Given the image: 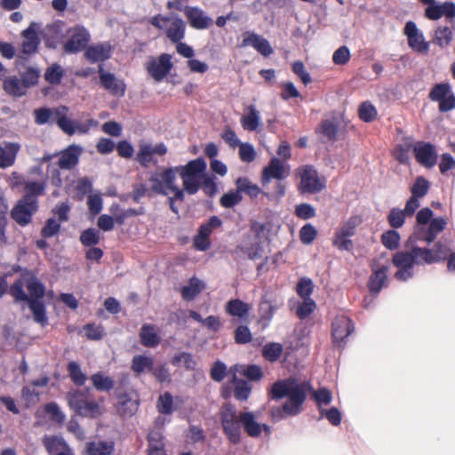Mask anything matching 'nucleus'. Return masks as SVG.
Wrapping results in <instances>:
<instances>
[{
	"instance_id": "f257e3e1",
	"label": "nucleus",
	"mask_w": 455,
	"mask_h": 455,
	"mask_svg": "<svg viewBox=\"0 0 455 455\" xmlns=\"http://www.w3.org/2000/svg\"><path fill=\"white\" fill-rule=\"evenodd\" d=\"M222 430L228 441L233 444L241 442V425L246 434L251 437H259L265 430L270 433V427L264 424L260 425L255 420L254 414L251 411L237 413L234 405L225 404L220 411Z\"/></svg>"
},
{
	"instance_id": "f03ea898",
	"label": "nucleus",
	"mask_w": 455,
	"mask_h": 455,
	"mask_svg": "<svg viewBox=\"0 0 455 455\" xmlns=\"http://www.w3.org/2000/svg\"><path fill=\"white\" fill-rule=\"evenodd\" d=\"M268 395L273 400L287 397V401L279 409L289 416H296L302 411V405L307 398L303 384H298L294 379L275 381L270 388Z\"/></svg>"
},
{
	"instance_id": "7ed1b4c3",
	"label": "nucleus",
	"mask_w": 455,
	"mask_h": 455,
	"mask_svg": "<svg viewBox=\"0 0 455 455\" xmlns=\"http://www.w3.org/2000/svg\"><path fill=\"white\" fill-rule=\"evenodd\" d=\"M46 183H28L26 194L16 202L11 210V218L20 227L32 222L33 216L39 209V196L45 194Z\"/></svg>"
},
{
	"instance_id": "20e7f679",
	"label": "nucleus",
	"mask_w": 455,
	"mask_h": 455,
	"mask_svg": "<svg viewBox=\"0 0 455 455\" xmlns=\"http://www.w3.org/2000/svg\"><path fill=\"white\" fill-rule=\"evenodd\" d=\"M67 401L70 409L81 417L96 419L103 414L101 403L104 398L95 400L91 395L90 388L68 392Z\"/></svg>"
},
{
	"instance_id": "39448f33",
	"label": "nucleus",
	"mask_w": 455,
	"mask_h": 455,
	"mask_svg": "<svg viewBox=\"0 0 455 455\" xmlns=\"http://www.w3.org/2000/svg\"><path fill=\"white\" fill-rule=\"evenodd\" d=\"M392 263L397 267L395 278L400 282H405L413 277L414 266L426 264L421 247L419 246L396 251L392 257Z\"/></svg>"
},
{
	"instance_id": "423d86ee",
	"label": "nucleus",
	"mask_w": 455,
	"mask_h": 455,
	"mask_svg": "<svg viewBox=\"0 0 455 455\" xmlns=\"http://www.w3.org/2000/svg\"><path fill=\"white\" fill-rule=\"evenodd\" d=\"M69 108L64 105L55 108H39L34 110L35 123L38 125L46 124H56L58 127L67 135L75 134L72 126V120L68 118Z\"/></svg>"
},
{
	"instance_id": "0eeeda50",
	"label": "nucleus",
	"mask_w": 455,
	"mask_h": 455,
	"mask_svg": "<svg viewBox=\"0 0 455 455\" xmlns=\"http://www.w3.org/2000/svg\"><path fill=\"white\" fill-rule=\"evenodd\" d=\"M250 233L243 237V243L236 246V251L245 254L250 259L262 258L264 253L263 239L265 238L266 226L259 221H252Z\"/></svg>"
},
{
	"instance_id": "6e6552de",
	"label": "nucleus",
	"mask_w": 455,
	"mask_h": 455,
	"mask_svg": "<svg viewBox=\"0 0 455 455\" xmlns=\"http://www.w3.org/2000/svg\"><path fill=\"white\" fill-rule=\"evenodd\" d=\"M207 167L206 162L203 157L189 161L186 165L176 167L183 181L184 190L189 194H196L201 185V178Z\"/></svg>"
},
{
	"instance_id": "1a4fd4ad",
	"label": "nucleus",
	"mask_w": 455,
	"mask_h": 455,
	"mask_svg": "<svg viewBox=\"0 0 455 455\" xmlns=\"http://www.w3.org/2000/svg\"><path fill=\"white\" fill-rule=\"evenodd\" d=\"M290 175V167L277 157L270 159L268 164L261 172L260 182L266 187L272 180H277L275 184V197L281 198L285 195L286 187L281 180Z\"/></svg>"
},
{
	"instance_id": "9d476101",
	"label": "nucleus",
	"mask_w": 455,
	"mask_h": 455,
	"mask_svg": "<svg viewBox=\"0 0 455 455\" xmlns=\"http://www.w3.org/2000/svg\"><path fill=\"white\" fill-rule=\"evenodd\" d=\"M296 172L300 180L298 188L301 194H316L325 188V178L320 177L313 165H303Z\"/></svg>"
},
{
	"instance_id": "9b49d317",
	"label": "nucleus",
	"mask_w": 455,
	"mask_h": 455,
	"mask_svg": "<svg viewBox=\"0 0 455 455\" xmlns=\"http://www.w3.org/2000/svg\"><path fill=\"white\" fill-rule=\"evenodd\" d=\"M150 23L157 29H164L166 36L172 43H178L185 36L186 25L179 17L157 14L152 17Z\"/></svg>"
},
{
	"instance_id": "f8f14e48",
	"label": "nucleus",
	"mask_w": 455,
	"mask_h": 455,
	"mask_svg": "<svg viewBox=\"0 0 455 455\" xmlns=\"http://www.w3.org/2000/svg\"><path fill=\"white\" fill-rule=\"evenodd\" d=\"M428 98L430 100L439 103L438 109L441 113L455 108V95L448 83L435 84L429 92Z\"/></svg>"
},
{
	"instance_id": "ddd939ff",
	"label": "nucleus",
	"mask_w": 455,
	"mask_h": 455,
	"mask_svg": "<svg viewBox=\"0 0 455 455\" xmlns=\"http://www.w3.org/2000/svg\"><path fill=\"white\" fill-rule=\"evenodd\" d=\"M90 38L88 30L77 25L69 29V38L65 42L63 50L69 54L80 52L87 48Z\"/></svg>"
},
{
	"instance_id": "4468645a",
	"label": "nucleus",
	"mask_w": 455,
	"mask_h": 455,
	"mask_svg": "<svg viewBox=\"0 0 455 455\" xmlns=\"http://www.w3.org/2000/svg\"><path fill=\"white\" fill-rule=\"evenodd\" d=\"M173 68L172 56L162 53L158 58H151L145 65V68L156 82H161Z\"/></svg>"
},
{
	"instance_id": "2eb2a0df",
	"label": "nucleus",
	"mask_w": 455,
	"mask_h": 455,
	"mask_svg": "<svg viewBox=\"0 0 455 455\" xmlns=\"http://www.w3.org/2000/svg\"><path fill=\"white\" fill-rule=\"evenodd\" d=\"M447 220L443 217H437L431 220L427 227H417L414 232L415 239L426 242L428 244L433 243L437 235L445 229Z\"/></svg>"
},
{
	"instance_id": "dca6fc26",
	"label": "nucleus",
	"mask_w": 455,
	"mask_h": 455,
	"mask_svg": "<svg viewBox=\"0 0 455 455\" xmlns=\"http://www.w3.org/2000/svg\"><path fill=\"white\" fill-rule=\"evenodd\" d=\"M21 36L23 37L21 51L17 54V59L27 61L31 55L37 52L40 39L36 30L32 26L23 30Z\"/></svg>"
},
{
	"instance_id": "f3484780",
	"label": "nucleus",
	"mask_w": 455,
	"mask_h": 455,
	"mask_svg": "<svg viewBox=\"0 0 455 455\" xmlns=\"http://www.w3.org/2000/svg\"><path fill=\"white\" fill-rule=\"evenodd\" d=\"M413 153L417 162L426 168H432L436 164L437 153L430 142L418 141L413 147Z\"/></svg>"
},
{
	"instance_id": "a211bd4d",
	"label": "nucleus",
	"mask_w": 455,
	"mask_h": 455,
	"mask_svg": "<svg viewBox=\"0 0 455 455\" xmlns=\"http://www.w3.org/2000/svg\"><path fill=\"white\" fill-rule=\"evenodd\" d=\"M83 151V148L79 145H69L58 154L57 166L61 170L71 171L75 169L79 164Z\"/></svg>"
},
{
	"instance_id": "6ab92c4d",
	"label": "nucleus",
	"mask_w": 455,
	"mask_h": 455,
	"mask_svg": "<svg viewBox=\"0 0 455 455\" xmlns=\"http://www.w3.org/2000/svg\"><path fill=\"white\" fill-rule=\"evenodd\" d=\"M178 172L175 168H166L161 173L151 177L153 189L158 194L169 195L170 190L174 188L176 180L175 173Z\"/></svg>"
},
{
	"instance_id": "aec40b11",
	"label": "nucleus",
	"mask_w": 455,
	"mask_h": 455,
	"mask_svg": "<svg viewBox=\"0 0 455 455\" xmlns=\"http://www.w3.org/2000/svg\"><path fill=\"white\" fill-rule=\"evenodd\" d=\"M99 76L100 85L111 95L123 97L126 91V85L123 80H119L110 72H106L102 65L99 66Z\"/></svg>"
},
{
	"instance_id": "412c9836",
	"label": "nucleus",
	"mask_w": 455,
	"mask_h": 455,
	"mask_svg": "<svg viewBox=\"0 0 455 455\" xmlns=\"http://www.w3.org/2000/svg\"><path fill=\"white\" fill-rule=\"evenodd\" d=\"M167 147L163 142L156 146L141 143L135 159L142 167L148 168L149 164L153 162L154 155L163 156L167 154Z\"/></svg>"
},
{
	"instance_id": "4be33fe9",
	"label": "nucleus",
	"mask_w": 455,
	"mask_h": 455,
	"mask_svg": "<svg viewBox=\"0 0 455 455\" xmlns=\"http://www.w3.org/2000/svg\"><path fill=\"white\" fill-rule=\"evenodd\" d=\"M404 34L408 38L409 46L419 53H427L429 44L425 41L424 36L419 32L413 21H408L404 27Z\"/></svg>"
},
{
	"instance_id": "5701e85b",
	"label": "nucleus",
	"mask_w": 455,
	"mask_h": 455,
	"mask_svg": "<svg viewBox=\"0 0 455 455\" xmlns=\"http://www.w3.org/2000/svg\"><path fill=\"white\" fill-rule=\"evenodd\" d=\"M251 308L250 304L239 299H231L225 305V312L233 317L232 323H247Z\"/></svg>"
},
{
	"instance_id": "b1692460",
	"label": "nucleus",
	"mask_w": 455,
	"mask_h": 455,
	"mask_svg": "<svg viewBox=\"0 0 455 455\" xmlns=\"http://www.w3.org/2000/svg\"><path fill=\"white\" fill-rule=\"evenodd\" d=\"M354 331L352 320L346 315H337L332 321L331 336L334 343H340Z\"/></svg>"
},
{
	"instance_id": "393cba45",
	"label": "nucleus",
	"mask_w": 455,
	"mask_h": 455,
	"mask_svg": "<svg viewBox=\"0 0 455 455\" xmlns=\"http://www.w3.org/2000/svg\"><path fill=\"white\" fill-rule=\"evenodd\" d=\"M388 265L373 266L367 286L371 294H378L387 283Z\"/></svg>"
},
{
	"instance_id": "a878e982",
	"label": "nucleus",
	"mask_w": 455,
	"mask_h": 455,
	"mask_svg": "<svg viewBox=\"0 0 455 455\" xmlns=\"http://www.w3.org/2000/svg\"><path fill=\"white\" fill-rule=\"evenodd\" d=\"M184 14L189 25L196 29H205L212 23V20L205 15L204 12L196 6H186Z\"/></svg>"
},
{
	"instance_id": "bb28decb",
	"label": "nucleus",
	"mask_w": 455,
	"mask_h": 455,
	"mask_svg": "<svg viewBox=\"0 0 455 455\" xmlns=\"http://www.w3.org/2000/svg\"><path fill=\"white\" fill-rule=\"evenodd\" d=\"M111 45L108 43H101L87 46L84 52L85 59L91 63L104 61L111 57Z\"/></svg>"
},
{
	"instance_id": "cd10ccee",
	"label": "nucleus",
	"mask_w": 455,
	"mask_h": 455,
	"mask_svg": "<svg viewBox=\"0 0 455 455\" xmlns=\"http://www.w3.org/2000/svg\"><path fill=\"white\" fill-rule=\"evenodd\" d=\"M20 145L14 142L4 141L0 143V168L5 169L15 164Z\"/></svg>"
},
{
	"instance_id": "c85d7f7f",
	"label": "nucleus",
	"mask_w": 455,
	"mask_h": 455,
	"mask_svg": "<svg viewBox=\"0 0 455 455\" xmlns=\"http://www.w3.org/2000/svg\"><path fill=\"white\" fill-rule=\"evenodd\" d=\"M426 264L430 265L433 263L446 260L450 254V250L442 242L438 241L434 244L432 249L421 248Z\"/></svg>"
},
{
	"instance_id": "c756f323",
	"label": "nucleus",
	"mask_w": 455,
	"mask_h": 455,
	"mask_svg": "<svg viewBox=\"0 0 455 455\" xmlns=\"http://www.w3.org/2000/svg\"><path fill=\"white\" fill-rule=\"evenodd\" d=\"M242 45H251L265 57H268L273 52L269 42L255 33H247L243 39Z\"/></svg>"
},
{
	"instance_id": "7c9ffc66",
	"label": "nucleus",
	"mask_w": 455,
	"mask_h": 455,
	"mask_svg": "<svg viewBox=\"0 0 455 455\" xmlns=\"http://www.w3.org/2000/svg\"><path fill=\"white\" fill-rule=\"evenodd\" d=\"M235 186L241 193L246 194L251 199L257 198L260 194L271 198L275 196L270 193L263 191L258 185L253 184L247 177H239L235 180Z\"/></svg>"
},
{
	"instance_id": "2f4dec72",
	"label": "nucleus",
	"mask_w": 455,
	"mask_h": 455,
	"mask_svg": "<svg viewBox=\"0 0 455 455\" xmlns=\"http://www.w3.org/2000/svg\"><path fill=\"white\" fill-rule=\"evenodd\" d=\"M117 411L122 417H132L138 411V401L131 397L128 393L117 394Z\"/></svg>"
},
{
	"instance_id": "473e14b6",
	"label": "nucleus",
	"mask_w": 455,
	"mask_h": 455,
	"mask_svg": "<svg viewBox=\"0 0 455 455\" xmlns=\"http://www.w3.org/2000/svg\"><path fill=\"white\" fill-rule=\"evenodd\" d=\"M315 132L329 141H335L338 138L339 124L336 118L323 119L315 129Z\"/></svg>"
},
{
	"instance_id": "72a5a7b5",
	"label": "nucleus",
	"mask_w": 455,
	"mask_h": 455,
	"mask_svg": "<svg viewBox=\"0 0 455 455\" xmlns=\"http://www.w3.org/2000/svg\"><path fill=\"white\" fill-rule=\"evenodd\" d=\"M22 84V81L17 76H10L4 80L3 88L11 96L21 97L28 92V89Z\"/></svg>"
},
{
	"instance_id": "f704fd0d",
	"label": "nucleus",
	"mask_w": 455,
	"mask_h": 455,
	"mask_svg": "<svg viewBox=\"0 0 455 455\" xmlns=\"http://www.w3.org/2000/svg\"><path fill=\"white\" fill-rule=\"evenodd\" d=\"M140 343L147 347H155L160 343V337L158 336L156 326L149 323L142 325L140 331Z\"/></svg>"
},
{
	"instance_id": "c9c22d12",
	"label": "nucleus",
	"mask_w": 455,
	"mask_h": 455,
	"mask_svg": "<svg viewBox=\"0 0 455 455\" xmlns=\"http://www.w3.org/2000/svg\"><path fill=\"white\" fill-rule=\"evenodd\" d=\"M204 289V283L200 279L193 276L189 279L188 284L180 290L182 299L187 301L193 300Z\"/></svg>"
},
{
	"instance_id": "e433bc0d",
	"label": "nucleus",
	"mask_w": 455,
	"mask_h": 455,
	"mask_svg": "<svg viewBox=\"0 0 455 455\" xmlns=\"http://www.w3.org/2000/svg\"><path fill=\"white\" fill-rule=\"evenodd\" d=\"M25 282L29 299L42 300L45 294L44 284L34 275H25Z\"/></svg>"
},
{
	"instance_id": "4c0bfd02",
	"label": "nucleus",
	"mask_w": 455,
	"mask_h": 455,
	"mask_svg": "<svg viewBox=\"0 0 455 455\" xmlns=\"http://www.w3.org/2000/svg\"><path fill=\"white\" fill-rule=\"evenodd\" d=\"M93 387L100 392H109L115 387L114 379L106 376L103 372L98 371L90 377Z\"/></svg>"
},
{
	"instance_id": "58836bf2",
	"label": "nucleus",
	"mask_w": 455,
	"mask_h": 455,
	"mask_svg": "<svg viewBox=\"0 0 455 455\" xmlns=\"http://www.w3.org/2000/svg\"><path fill=\"white\" fill-rule=\"evenodd\" d=\"M28 307L33 314V318L36 323H40L42 326L48 324V318L46 315L45 305L42 300L32 299L28 303Z\"/></svg>"
},
{
	"instance_id": "ea45409f",
	"label": "nucleus",
	"mask_w": 455,
	"mask_h": 455,
	"mask_svg": "<svg viewBox=\"0 0 455 455\" xmlns=\"http://www.w3.org/2000/svg\"><path fill=\"white\" fill-rule=\"evenodd\" d=\"M247 111L248 113L241 117L242 127L246 131H256L259 124V112L253 105H250Z\"/></svg>"
},
{
	"instance_id": "a19ab883",
	"label": "nucleus",
	"mask_w": 455,
	"mask_h": 455,
	"mask_svg": "<svg viewBox=\"0 0 455 455\" xmlns=\"http://www.w3.org/2000/svg\"><path fill=\"white\" fill-rule=\"evenodd\" d=\"M114 445L107 442H88L85 445V455H110Z\"/></svg>"
},
{
	"instance_id": "79ce46f5",
	"label": "nucleus",
	"mask_w": 455,
	"mask_h": 455,
	"mask_svg": "<svg viewBox=\"0 0 455 455\" xmlns=\"http://www.w3.org/2000/svg\"><path fill=\"white\" fill-rule=\"evenodd\" d=\"M154 367V360L150 356L137 355L132 360V370L138 375L145 371H151Z\"/></svg>"
},
{
	"instance_id": "37998d69",
	"label": "nucleus",
	"mask_w": 455,
	"mask_h": 455,
	"mask_svg": "<svg viewBox=\"0 0 455 455\" xmlns=\"http://www.w3.org/2000/svg\"><path fill=\"white\" fill-rule=\"evenodd\" d=\"M26 286L25 275L16 279L9 289V293L13 297L15 302L25 301L28 303L31 299L24 291Z\"/></svg>"
},
{
	"instance_id": "c03bdc74",
	"label": "nucleus",
	"mask_w": 455,
	"mask_h": 455,
	"mask_svg": "<svg viewBox=\"0 0 455 455\" xmlns=\"http://www.w3.org/2000/svg\"><path fill=\"white\" fill-rule=\"evenodd\" d=\"M232 383L234 384V396L238 401H246L251 392V387L244 379H239L236 376L233 377Z\"/></svg>"
},
{
	"instance_id": "a18cd8bd",
	"label": "nucleus",
	"mask_w": 455,
	"mask_h": 455,
	"mask_svg": "<svg viewBox=\"0 0 455 455\" xmlns=\"http://www.w3.org/2000/svg\"><path fill=\"white\" fill-rule=\"evenodd\" d=\"M283 352V347L277 342H270L266 344L262 348V356L270 363L279 360Z\"/></svg>"
},
{
	"instance_id": "49530a36",
	"label": "nucleus",
	"mask_w": 455,
	"mask_h": 455,
	"mask_svg": "<svg viewBox=\"0 0 455 455\" xmlns=\"http://www.w3.org/2000/svg\"><path fill=\"white\" fill-rule=\"evenodd\" d=\"M40 70L34 67H27L26 69L20 73V78L22 84L28 90L38 84L40 78Z\"/></svg>"
},
{
	"instance_id": "de8ad7c7",
	"label": "nucleus",
	"mask_w": 455,
	"mask_h": 455,
	"mask_svg": "<svg viewBox=\"0 0 455 455\" xmlns=\"http://www.w3.org/2000/svg\"><path fill=\"white\" fill-rule=\"evenodd\" d=\"M67 370L70 379L76 386L81 387L86 382L87 376L82 371L78 363L75 361L69 362Z\"/></svg>"
},
{
	"instance_id": "09e8293b",
	"label": "nucleus",
	"mask_w": 455,
	"mask_h": 455,
	"mask_svg": "<svg viewBox=\"0 0 455 455\" xmlns=\"http://www.w3.org/2000/svg\"><path fill=\"white\" fill-rule=\"evenodd\" d=\"M172 364L173 366L180 367L181 364L186 368L188 371H193L196 367V361L195 360L192 354L188 352H180L176 354L172 361Z\"/></svg>"
},
{
	"instance_id": "8fccbe9b",
	"label": "nucleus",
	"mask_w": 455,
	"mask_h": 455,
	"mask_svg": "<svg viewBox=\"0 0 455 455\" xmlns=\"http://www.w3.org/2000/svg\"><path fill=\"white\" fill-rule=\"evenodd\" d=\"M44 76L47 83L56 85L60 84L64 76V70L60 65L53 63L46 68Z\"/></svg>"
},
{
	"instance_id": "3c124183",
	"label": "nucleus",
	"mask_w": 455,
	"mask_h": 455,
	"mask_svg": "<svg viewBox=\"0 0 455 455\" xmlns=\"http://www.w3.org/2000/svg\"><path fill=\"white\" fill-rule=\"evenodd\" d=\"M74 189L76 192V198L77 200H83L84 196L92 190V181L88 177L79 178L74 183Z\"/></svg>"
},
{
	"instance_id": "603ef678",
	"label": "nucleus",
	"mask_w": 455,
	"mask_h": 455,
	"mask_svg": "<svg viewBox=\"0 0 455 455\" xmlns=\"http://www.w3.org/2000/svg\"><path fill=\"white\" fill-rule=\"evenodd\" d=\"M400 240L399 233L394 229L384 232L380 236L382 244L390 251L396 250L399 247Z\"/></svg>"
},
{
	"instance_id": "864d4df0",
	"label": "nucleus",
	"mask_w": 455,
	"mask_h": 455,
	"mask_svg": "<svg viewBox=\"0 0 455 455\" xmlns=\"http://www.w3.org/2000/svg\"><path fill=\"white\" fill-rule=\"evenodd\" d=\"M377 116L378 111L370 101H364L360 104L358 108V116L362 121L371 123L376 119Z\"/></svg>"
},
{
	"instance_id": "5fc2aeb1",
	"label": "nucleus",
	"mask_w": 455,
	"mask_h": 455,
	"mask_svg": "<svg viewBox=\"0 0 455 455\" xmlns=\"http://www.w3.org/2000/svg\"><path fill=\"white\" fill-rule=\"evenodd\" d=\"M453 37V32L451 28L444 26L439 27L435 30V36L433 40L434 44L439 45L440 47H445L450 44Z\"/></svg>"
},
{
	"instance_id": "6e6d98bb",
	"label": "nucleus",
	"mask_w": 455,
	"mask_h": 455,
	"mask_svg": "<svg viewBox=\"0 0 455 455\" xmlns=\"http://www.w3.org/2000/svg\"><path fill=\"white\" fill-rule=\"evenodd\" d=\"M361 222L362 219L359 216H351L336 232L340 234L342 236H347L350 238L355 235L356 228Z\"/></svg>"
},
{
	"instance_id": "4d7b16f0",
	"label": "nucleus",
	"mask_w": 455,
	"mask_h": 455,
	"mask_svg": "<svg viewBox=\"0 0 455 455\" xmlns=\"http://www.w3.org/2000/svg\"><path fill=\"white\" fill-rule=\"evenodd\" d=\"M243 200L241 192L236 188L235 190L231 189L228 193H225L220 199V204L224 208H232L235 205L240 204Z\"/></svg>"
},
{
	"instance_id": "13d9d810",
	"label": "nucleus",
	"mask_w": 455,
	"mask_h": 455,
	"mask_svg": "<svg viewBox=\"0 0 455 455\" xmlns=\"http://www.w3.org/2000/svg\"><path fill=\"white\" fill-rule=\"evenodd\" d=\"M156 408L160 414H172L174 411L172 395L169 392L161 395L157 400Z\"/></svg>"
},
{
	"instance_id": "bf43d9fd",
	"label": "nucleus",
	"mask_w": 455,
	"mask_h": 455,
	"mask_svg": "<svg viewBox=\"0 0 455 455\" xmlns=\"http://www.w3.org/2000/svg\"><path fill=\"white\" fill-rule=\"evenodd\" d=\"M43 444L50 455H55L61 447L68 448L66 443L56 435H45Z\"/></svg>"
},
{
	"instance_id": "052dcab7",
	"label": "nucleus",
	"mask_w": 455,
	"mask_h": 455,
	"mask_svg": "<svg viewBox=\"0 0 455 455\" xmlns=\"http://www.w3.org/2000/svg\"><path fill=\"white\" fill-rule=\"evenodd\" d=\"M429 188V181L426 178L419 176L411 188V196L416 198H422L427 194Z\"/></svg>"
},
{
	"instance_id": "680f3d73",
	"label": "nucleus",
	"mask_w": 455,
	"mask_h": 455,
	"mask_svg": "<svg viewBox=\"0 0 455 455\" xmlns=\"http://www.w3.org/2000/svg\"><path fill=\"white\" fill-rule=\"evenodd\" d=\"M413 147L411 143L399 144L393 151L394 158L401 164H409L410 152Z\"/></svg>"
},
{
	"instance_id": "e2e57ef3",
	"label": "nucleus",
	"mask_w": 455,
	"mask_h": 455,
	"mask_svg": "<svg viewBox=\"0 0 455 455\" xmlns=\"http://www.w3.org/2000/svg\"><path fill=\"white\" fill-rule=\"evenodd\" d=\"M222 221L218 216H212L208 222L202 224L198 229V235L202 238H209L212 233L213 228L221 227Z\"/></svg>"
},
{
	"instance_id": "0e129e2a",
	"label": "nucleus",
	"mask_w": 455,
	"mask_h": 455,
	"mask_svg": "<svg viewBox=\"0 0 455 455\" xmlns=\"http://www.w3.org/2000/svg\"><path fill=\"white\" fill-rule=\"evenodd\" d=\"M44 411L52 422L57 424L64 423L66 418L65 414L61 411L60 408L56 403L52 402L45 404Z\"/></svg>"
},
{
	"instance_id": "69168bd1",
	"label": "nucleus",
	"mask_w": 455,
	"mask_h": 455,
	"mask_svg": "<svg viewBox=\"0 0 455 455\" xmlns=\"http://www.w3.org/2000/svg\"><path fill=\"white\" fill-rule=\"evenodd\" d=\"M80 242L86 247L94 246L100 242V232L95 228L85 229L81 233Z\"/></svg>"
},
{
	"instance_id": "338daca9",
	"label": "nucleus",
	"mask_w": 455,
	"mask_h": 455,
	"mask_svg": "<svg viewBox=\"0 0 455 455\" xmlns=\"http://www.w3.org/2000/svg\"><path fill=\"white\" fill-rule=\"evenodd\" d=\"M239 158L242 162L251 163L256 159L257 154L253 146L248 142L239 144Z\"/></svg>"
},
{
	"instance_id": "774afa93",
	"label": "nucleus",
	"mask_w": 455,
	"mask_h": 455,
	"mask_svg": "<svg viewBox=\"0 0 455 455\" xmlns=\"http://www.w3.org/2000/svg\"><path fill=\"white\" fill-rule=\"evenodd\" d=\"M406 216L407 215L403 210H400L399 208H392L387 215L388 224L393 228H399L404 224Z\"/></svg>"
}]
</instances>
